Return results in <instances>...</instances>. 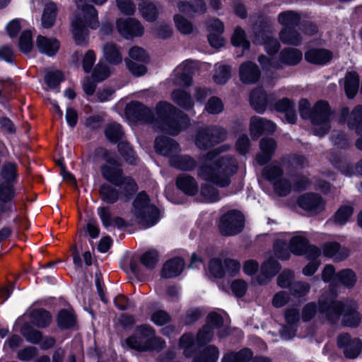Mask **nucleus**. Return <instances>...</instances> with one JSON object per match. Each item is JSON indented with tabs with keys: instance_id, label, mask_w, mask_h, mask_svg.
Returning a JSON list of instances; mask_svg holds the SVG:
<instances>
[{
	"instance_id": "nucleus-1",
	"label": "nucleus",
	"mask_w": 362,
	"mask_h": 362,
	"mask_svg": "<svg viewBox=\"0 0 362 362\" xmlns=\"http://www.w3.org/2000/svg\"><path fill=\"white\" fill-rule=\"evenodd\" d=\"M228 146H223L209 151L200 159L197 170L198 177L220 187L229 185L232 176L238 170L237 162L233 157H217L218 154L228 150Z\"/></svg>"
},
{
	"instance_id": "nucleus-2",
	"label": "nucleus",
	"mask_w": 362,
	"mask_h": 362,
	"mask_svg": "<svg viewBox=\"0 0 362 362\" xmlns=\"http://www.w3.org/2000/svg\"><path fill=\"white\" fill-rule=\"evenodd\" d=\"M356 301L346 300L344 303L335 300L332 291L323 294L319 299V313L322 318L335 322L341 315L345 326L356 327L361 322V315L357 312Z\"/></svg>"
},
{
	"instance_id": "nucleus-3",
	"label": "nucleus",
	"mask_w": 362,
	"mask_h": 362,
	"mask_svg": "<svg viewBox=\"0 0 362 362\" xmlns=\"http://www.w3.org/2000/svg\"><path fill=\"white\" fill-rule=\"evenodd\" d=\"M107 0H76L77 11L71 21L72 34L78 44L83 42L87 37L86 26L96 28L98 26L97 11L89 3L102 5Z\"/></svg>"
},
{
	"instance_id": "nucleus-4",
	"label": "nucleus",
	"mask_w": 362,
	"mask_h": 362,
	"mask_svg": "<svg viewBox=\"0 0 362 362\" xmlns=\"http://www.w3.org/2000/svg\"><path fill=\"white\" fill-rule=\"evenodd\" d=\"M299 112L303 118H311L312 131L315 135L322 136L329 129L331 112L327 102H317L311 112L309 102L302 99L299 102Z\"/></svg>"
},
{
	"instance_id": "nucleus-5",
	"label": "nucleus",
	"mask_w": 362,
	"mask_h": 362,
	"mask_svg": "<svg viewBox=\"0 0 362 362\" xmlns=\"http://www.w3.org/2000/svg\"><path fill=\"white\" fill-rule=\"evenodd\" d=\"M156 113L162 122L161 130L172 135L177 134L189 124V118L168 102L158 103Z\"/></svg>"
},
{
	"instance_id": "nucleus-6",
	"label": "nucleus",
	"mask_w": 362,
	"mask_h": 362,
	"mask_svg": "<svg viewBox=\"0 0 362 362\" xmlns=\"http://www.w3.org/2000/svg\"><path fill=\"white\" fill-rule=\"evenodd\" d=\"M127 344L138 351L162 349L165 341L155 334L154 329L148 325L137 326L135 333L126 340Z\"/></svg>"
},
{
	"instance_id": "nucleus-7",
	"label": "nucleus",
	"mask_w": 362,
	"mask_h": 362,
	"mask_svg": "<svg viewBox=\"0 0 362 362\" xmlns=\"http://www.w3.org/2000/svg\"><path fill=\"white\" fill-rule=\"evenodd\" d=\"M134 214L136 221L144 228L154 226L159 220L158 209L149 204L148 195L144 192L134 201Z\"/></svg>"
},
{
	"instance_id": "nucleus-8",
	"label": "nucleus",
	"mask_w": 362,
	"mask_h": 362,
	"mask_svg": "<svg viewBox=\"0 0 362 362\" xmlns=\"http://www.w3.org/2000/svg\"><path fill=\"white\" fill-rule=\"evenodd\" d=\"M107 164L101 167V173L105 179L109 182L119 185L124 184L128 193L136 189L134 181L130 177H123L122 172L117 161L110 153L105 155Z\"/></svg>"
},
{
	"instance_id": "nucleus-9",
	"label": "nucleus",
	"mask_w": 362,
	"mask_h": 362,
	"mask_svg": "<svg viewBox=\"0 0 362 362\" xmlns=\"http://www.w3.org/2000/svg\"><path fill=\"white\" fill-rule=\"evenodd\" d=\"M222 317L216 313H211L207 316L206 324L199 330L197 337L198 344L209 342L214 336V329H218L219 337H225L228 334L227 328H222Z\"/></svg>"
},
{
	"instance_id": "nucleus-10",
	"label": "nucleus",
	"mask_w": 362,
	"mask_h": 362,
	"mask_svg": "<svg viewBox=\"0 0 362 362\" xmlns=\"http://www.w3.org/2000/svg\"><path fill=\"white\" fill-rule=\"evenodd\" d=\"M226 137L225 129L210 127L201 129L197 134L195 144L199 149H207L223 141Z\"/></svg>"
},
{
	"instance_id": "nucleus-11",
	"label": "nucleus",
	"mask_w": 362,
	"mask_h": 362,
	"mask_svg": "<svg viewBox=\"0 0 362 362\" xmlns=\"http://www.w3.org/2000/svg\"><path fill=\"white\" fill-rule=\"evenodd\" d=\"M243 216L238 211L233 210L222 216L219 230L223 235H233L240 233L243 228Z\"/></svg>"
},
{
	"instance_id": "nucleus-12",
	"label": "nucleus",
	"mask_w": 362,
	"mask_h": 362,
	"mask_svg": "<svg viewBox=\"0 0 362 362\" xmlns=\"http://www.w3.org/2000/svg\"><path fill=\"white\" fill-rule=\"evenodd\" d=\"M266 178L273 183L276 193L281 196L286 195L291 189V185L284 178L281 177L282 170L276 164H271L266 167L263 172Z\"/></svg>"
},
{
	"instance_id": "nucleus-13",
	"label": "nucleus",
	"mask_w": 362,
	"mask_h": 362,
	"mask_svg": "<svg viewBox=\"0 0 362 362\" xmlns=\"http://www.w3.org/2000/svg\"><path fill=\"white\" fill-rule=\"evenodd\" d=\"M341 117L347 122L349 128L354 129L361 136L356 141V146L362 150V106H356L351 113L347 107L342 108Z\"/></svg>"
},
{
	"instance_id": "nucleus-14",
	"label": "nucleus",
	"mask_w": 362,
	"mask_h": 362,
	"mask_svg": "<svg viewBox=\"0 0 362 362\" xmlns=\"http://www.w3.org/2000/svg\"><path fill=\"white\" fill-rule=\"evenodd\" d=\"M290 250L297 255L305 253L308 259H315L320 255V250L314 245H308L307 239L301 234L291 238Z\"/></svg>"
},
{
	"instance_id": "nucleus-15",
	"label": "nucleus",
	"mask_w": 362,
	"mask_h": 362,
	"mask_svg": "<svg viewBox=\"0 0 362 362\" xmlns=\"http://www.w3.org/2000/svg\"><path fill=\"white\" fill-rule=\"evenodd\" d=\"M116 28L119 34L125 38L141 36L144 31L143 26L135 18H118Z\"/></svg>"
},
{
	"instance_id": "nucleus-16",
	"label": "nucleus",
	"mask_w": 362,
	"mask_h": 362,
	"mask_svg": "<svg viewBox=\"0 0 362 362\" xmlns=\"http://www.w3.org/2000/svg\"><path fill=\"white\" fill-rule=\"evenodd\" d=\"M337 345L348 358H356L361 350V341L356 338L352 339L348 334H342L338 337Z\"/></svg>"
},
{
	"instance_id": "nucleus-17",
	"label": "nucleus",
	"mask_w": 362,
	"mask_h": 362,
	"mask_svg": "<svg viewBox=\"0 0 362 362\" xmlns=\"http://www.w3.org/2000/svg\"><path fill=\"white\" fill-rule=\"evenodd\" d=\"M197 66V63L192 60H185L180 64L175 71V85L182 87H188L192 84L191 74Z\"/></svg>"
},
{
	"instance_id": "nucleus-18",
	"label": "nucleus",
	"mask_w": 362,
	"mask_h": 362,
	"mask_svg": "<svg viewBox=\"0 0 362 362\" xmlns=\"http://www.w3.org/2000/svg\"><path fill=\"white\" fill-rule=\"evenodd\" d=\"M126 114L137 120L151 123L153 115L150 109L139 102H131L126 107Z\"/></svg>"
},
{
	"instance_id": "nucleus-19",
	"label": "nucleus",
	"mask_w": 362,
	"mask_h": 362,
	"mask_svg": "<svg viewBox=\"0 0 362 362\" xmlns=\"http://www.w3.org/2000/svg\"><path fill=\"white\" fill-rule=\"evenodd\" d=\"M154 147L157 153L170 159L180 151L179 145L173 139L165 136L157 137Z\"/></svg>"
},
{
	"instance_id": "nucleus-20",
	"label": "nucleus",
	"mask_w": 362,
	"mask_h": 362,
	"mask_svg": "<svg viewBox=\"0 0 362 362\" xmlns=\"http://www.w3.org/2000/svg\"><path fill=\"white\" fill-rule=\"evenodd\" d=\"M239 76L243 83H255L260 78V71L255 63L246 62L240 66Z\"/></svg>"
},
{
	"instance_id": "nucleus-21",
	"label": "nucleus",
	"mask_w": 362,
	"mask_h": 362,
	"mask_svg": "<svg viewBox=\"0 0 362 362\" xmlns=\"http://www.w3.org/2000/svg\"><path fill=\"white\" fill-rule=\"evenodd\" d=\"M253 42L256 44H263L269 54H274L279 49L278 41L269 35V31L265 28L257 29Z\"/></svg>"
},
{
	"instance_id": "nucleus-22",
	"label": "nucleus",
	"mask_w": 362,
	"mask_h": 362,
	"mask_svg": "<svg viewBox=\"0 0 362 362\" xmlns=\"http://www.w3.org/2000/svg\"><path fill=\"white\" fill-rule=\"evenodd\" d=\"M298 205L304 210L311 213H317L325 206V202L320 197L314 194H307L301 196L298 201Z\"/></svg>"
},
{
	"instance_id": "nucleus-23",
	"label": "nucleus",
	"mask_w": 362,
	"mask_h": 362,
	"mask_svg": "<svg viewBox=\"0 0 362 362\" xmlns=\"http://www.w3.org/2000/svg\"><path fill=\"white\" fill-rule=\"evenodd\" d=\"M276 130V124L260 117H252L250 119V133L258 136L262 133H273Z\"/></svg>"
},
{
	"instance_id": "nucleus-24",
	"label": "nucleus",
	"mask_w": 362,
	"mask_h": 362,
	"mask_svg": "<svg viewBox=\"0 0 362 362\" xmlns=\"http://www.w3.org/2000/svg\"><path fill=\"white\" fill-rule=\"evenodd\" d=\"M36 46L40 52L52 57L58 52L60 45L55 38L39 35L36 40Z\"/></svg>"
},
{
	"instance_id": "nucleus-25",
	"label": "nucleus",
	"mask_w": 362,
	"mask_h": 362,
	"mask_svg": "<svg viewBox=\"0 0 362 362\" xmlns=\"http://www.w3.org/2000/svg\"><path fill=\"white\" fill-rule=\"evenodd\" d=\"M177 187L185 194L193 196L199 190L198 184L196 180L189 175H181L177 178Z\"/></svg>"
},
{
	"instance_id": "nucleus-26",
	"label": "nucleus",
	"mask_w": 362,
	"mask_h": 362,
	"mask_svg": "<svg viewBox=\"0 0 362 362\" xmlns=\"http://www.w3.org/2000/svg\"><path fill=\"white\" fill-rule=\"evenodd\" d=\"M185 267V262L182 259L176 257L167 261L162 271V276L165 278H173L180 275Z\"/></svg>"
},
{
	"instance_id": "nucleus-27",
	"label": "nucleus",
	"mask_w": 362,
	"mask_h": 362,
	"mask_svg": "<svg viewBox=\"0 0 362 362\" xmlns=\"http://www.w3.org/2000/svg\"><path fill=\"white\" fill-rule=\"evenodd\" d=\"M250 100L252 107L259 113H263L266 110L269 102L266 93L261 88L251 92Z\"/></svg>"
},
{
	"instance_id": "nucleus-28",
	"label": "nucleus",
	"mask_w": 362,
	"mask_h": 362,
	"mask_svg": "<svg viewBox=\"0 0 362 362\" xmlns=\"http://www.w3.org/2000/svg\"><path fill=\"white\" fill-rule=\"evenodd\" d=\"M305 59L315 64H325L332 58V53L325 49H313L305 54Z\"/></svg>"
},
{
	"instance_id": "nucleus-29",
	"label": "nucleus",
	"mask_w": 362,
	"mask_h": 362,
	"mask_svg": "<svg viewBox=\"0 0 362 362\" xmlns=\"http://www.w3.org/2000/svg\"><path fill=\"white\" fill-rule=\"evenodd\" d=\"M323 254L334 260L341 261L349 256V251L345 247H341L337 243H329L325 244Z\"/></svg>"
},
{
	"instance_id": "nucleus-30",
	"label": "nucleus",
	"mask_w": 362,
	"mask_h": 362,
	"mask_svg": "<svg viewBox=\"0 0 362 362\" xmlns=\"http://www.w3.org/2000/svg\"><path fill=\"white\" fill-rule=\"evenodd\" d=\"M276 148V142L273 139H262L260 141L261 153L256 157L259 165L266 163L273 155Z\"/></svg>"
},
{
	"instance_id": "nucleus-31",
	"label": "nucleus",
	"mask_w": 362,
	"mask_h": 362,
	"mask_svg": "<svg viewBox=\"0 0 362 362\" xmlns=\"http://www.w3.org/2000/svg\"><path fill=\"white\" fill-rule=\"evenodd\" d=\"M170 165L185 171H191L194 170L197 165V163L194 158L188 156L175 154L170 159Z\"/></svg>"
},
{
	"instance_id": "nucleus-32",
	"label": "nucleus",
	"mask_w": 362,
	"mask_h": 362,
	"mask_svg": "<svg viewBox=\"0 0 362 362\" xmlns=\"http://www.w3.org/2000/svg\"><path fill=\"white\" fill-rule=\"evenodd\" d=\"M274 109L285 114V117L288 123H294L296 120V115L294 111V105L288 98H284L276 103Z\"/></svg>"
},
{
	"instance_id": "nucleus-33",
	"label": "nucleus",
	"mask_w": 362,
	"mask_h": 362,
	"mask_svg": "<svg viewBox=\"0 0 362 362\" xmlns=\"http://www.w3.org/2000/svg\"><path fill=\"white\" fill-rule=\"evenodd\" d=\"M103 57L109 63L119 64L122 62V56L119 48L114 43H106L103 47Z\"/></svg>"
},
{
	"instance_id": "nucleus-34",
	"label": "nucleus",
	"mask_w": 362,
	"mask_h": 362,
	"mask_svg": "<svg viewBox=\"0 0 362 362\" xmlns=\"http://www.w3.org/2000/svg\"><path fill=\"white\" fill-rule=\"evenodd\" d=\"M171 99L177 105L183 109L191 110L194 106V102L191 95L185 90H175L171 93Z\"/></svg>"
},
{
	"instance_id": "nucleus-35",
	"label": "nucleus",
	"mask_w": 362,
	"mask_h": 362,
	"mask_svg": "<svg viewBox=\"0 0 362 362\" xmlns=\"http://www.w3.org/2000/svg\"><path fill=\"white\" fill-rule=\"evenodd\" d=\"M359 78L355 72H349L344 78V90L349 98H353L358 90Z\"/></svg>"
},
{
	"instance_id": "nucleus-36",
	"label": "nucleus",
	"mask_w": 362,
	"mask_h": 362,
	"mask_svg": "<svg viewBox=\"0 0 362 362\" xmlns=\"http://www.w3.org/2000/svg\"><path fill=\"white\" fill-rule=\"evenodd\" d=\"M300 19V15L293 11L281 12L278 17L279 23L286 29L292 28L298 25Z\"/></svg>"
},
{
	"instance_id": "nucleus-37",
	"label": "nucleus",
	"mask_w": 362,
	"mask_h": 362,
	"mask_svg": "<svg viewBox=\"0 0 362 362\" xmlns=\"http://www.w3.org/2000/svg\"><path fill=\"white\" fill-rule=\"evenodd\" d=\"M279 37L282 42L293 45H299L303 40V36L296 30L292 28L282 29L280 32Z\"/></svg>"
},
{
	"instance_id": "nucleus-38",
	"label": "nucleus",
	"mask_w": 362,
	"mask_h": 362,
	"mask_svg": "<svg viewBox=\"0 0 362 362\" xmlns=\"http://www.w3.org/2000/svg\"><path fill=\"white\" fill-rule=\"evenodd\" d=\"M280 269V265L270 255L268 256L261 267V274L265 279L274 276Z\"/></svg>"
},
{
	"instance_id": "nucleus-39",
	"label": "nucleus",
	"mask_w": 362,
	"mask_h": 362,
	"mask_svg": "<svg viewBox=\"0 0 362 362\" xmlns=\"http://www.w3.org/2000/svg\"><path fill=\"white\" fill-rule=\"evenodd\" d=\"M57 6L53 3L48 4L43 11L42 16V25L43 28H51L55 21L57 16Z\"/></svg>"
},
{
	"instance_id": "nucleus-40",
	"label": "nucleus",
	"mask_w": 362,
	"mask_h": 362,
	"mask_svg": "<svg viewBox=\"0 0 362 362\" xmlns=\"http://www.w3.org/2000/svg\"><path fill=\"white\" fill-rule=\"evenodd\" d=\"M218 356V349L214 346H209L195 357L194 362H216Z\"/></svg>"
},
{
	"instance_id": "nucleus-41",
	"label": "nucleus",
	"mask_w": 362,
	"mask_h": 362,
	"mask_svg": "<svg viewBox=\"0 0 362 362\" xmlns=\"http://www.w3.org/2000/svg\"><path fill=\"white\" fill-rule=\"evenodd\" d=\"M173 21L176 28L184 35L191 34L194 31V25L188 19L181 14H175Z\"/></svg>"
},
{
	"instance_id": "nucleus-42",
	"label": "nucleus",
	"mask_w": 362,
	"mask_h": 362,
	"mask_svg": "<svg viewBox=\"0 0 362 362\" xmlns=\"http://www.w3.org/2000/svg\"><path fill=\"white\" fill-rule=\"evenodd\" d=\"M302 53L297 49H286L281 54L282 63L288 65H295L302 59Z\"/></svg>"
},
{
	"instance_id": "nucleus-43",
	"label": "nucleus",
	"mask_w": 362,
	"mask_h": 362,
	"mask_svg": "<svg viewBox=\"0 0 362 362\" xmlns=\"http://www.w3.org/2000/svg\"><path fill=\"white\" fill-rule=\"evenodd\" d=\"M30 319L33 324L40 327L48 325L51 322L49 313L44 310H33L30 314Z\"/></svg>"
},
{
	"instance_id": "nucleus-44",
	"label": "nucleus",
	"mask_w": 362,
	"mask_h": 362,
	"mask_svg": "<svg viewBox=\"0 0 362 362\" xmlns=\"http://www.w3.org/2000/svg\"><path fill=\"white\" fill-rule=\"evenodd\" d=\"M252 356L250 350L243 349L239 352L226 354L222 359V362H248Z\"/></svg>"
},
{
	"instance_id": "nucleus-45",
	"label": "nucleus",
	"mask_w": 362,
	"mask_h": 362,
	"mask_svg": "<svg viewBox=\"0 0 362 362\" xmlns=\"http://www.w3.org/2000/svg\"><path fill=\"white\" fill-rule=\"evenodd\" d=\"M231 42L235 47H242L244 49H248L250 42L246 39L245 31L240 27L235 28L231 37Z\"/></svg>"
},
{
	"instance_id": "nucleus-46",
	"label": "nucleus",
	"mask_w": 362,
	"mask_h": 362,
	"mask_svg": "<svg viewBox=\"0 0 362 362\" xmlns=\"http://www.w3.org/2000/svg\"><path fill=\"white\" fill-rule=\"evenodd\" d=\"M230 77V67L225 64H217L214 80L218 84H224Z\"/></svg>"
},
{
	"instance_id": "nucleus-47",
	"label": "nucleus",
	"mask_w": 362,
	"mask_h": 362,
	"mask_svg": "<svg viewBox=\"0 0 362 362\" xmlns=\"http://www.w3.org/2000/svg\"><path fill=\"white\" fill-rule=\"evenodd\" d=\"M353 208L349 205L341 206L334 216V221L338 225L345 224L353 214Z\"/></svg>"
},
{
	"instance_id": "nucleus-48",
	"label": "nucleus",
	"mask_w": 362,
	"mask_h": 362,
	"mask_svg": "<svg viewBox=\"0 0 362 362\" xmlns=\"http://www.w3.org/2000/svg\"><path fill=\"white\" fill-rule=\"evenodd\" d=\"M142 16L148 21H153L158 16V11L154 4L150 2H143L139 5Z\"/></svg>"
},
{
	"instance_id": "nucleus-49",
	"label": "nucleus",
	"mask_w": 362,
	"mask_h": 362,
	"mask_svg": "<svg viewBox=\"0 0 362 362\" xmlns=\"http://www.w3.org/2000/svg\"><path fill=\"white\" fill-rule=\"evenodd\" d=\"M100 192L101 199L108 204H113L119 199L117 191L111 186L107 185H103L100 187Z\"/></svg>"
},
{
	"instance_id": "nucleus-50",
	"label": "nucleus",
	"mask_w": 362,
	"mask_h": 362,
	"mask_svg": "<svg viewBox=\"0 0 362 362\" xmlns=\"http://www.w3.org/2000/svg\"><path fill=\"white\" fill-rule=\"evenodd\" d=\"M209 272L215 278H221L226 274L224 263L218 258L212 259L209 264Z\"/></svg>"
},
{
	"instance_id": "nucleus-51",
	"label": "nucleus",
	"mask_w": 362,
	"mask_h": 362,
	"mask_svg": "<svg viewBox=\"0 0 362 362\" xmlns=\"http://www.w3.org/2000/svg\"><path fill=\"white\" fill-rule=\"evenodd\" d=\"M337 281L346 287L353 286L356 281V275L353 271L350 269L343 270L337 274Z\"/></svg>"
},
{
	"instance_id": "nucleus-52",
	"label": "nucleus",
	"mask_w": 362,
	"mask_h": 362,
	"mask_svg": "<svg viewBox=\"0 0 362 362\" xmlns=\"http://www.w3.org/2000/svg\"><path fill=\"white\" fill-rule=\"evenodd\" d=\"M111 71L108 66L99 62L93 70L92 76L95 81L100 82L109 77Z\"/></svg>"
},
{
	"instance_id": "nucleus-53",
	"label": "nucleus",
	"mask_w": 362,
	"mask_h": 362,
	"mask_svg": "<svg viewBox=\"0 0 362 362\" xmlns=\"http://www.w3.org/2000/svg\"><path fill=\"white\" fill-rule=\"evenodd\" d=\"M122 134L121 126L117 123H110L106 127L105 135L112 142H117L120 139Z\"/></svg>"
},
{
	"instance_id": "nucleus-54",
	"label": "nucleus",
	"mask_w": 362,
	"mask_h": 362,
	"mask_svg": "<svg viewBox=\"0 0 362 362\" xmlns=\"http://www.w3.org/2000/svg\"><path fill=\"white\" fill-rule=\"evenodd\" d=\"M1 176L4 182L13 184L17 176L16 165L12 163L4 164L1 170Z\"/></svg>"
},
{
	"instance_id": "nucleus-55",
	"label": "nucleus",
	"mask_w": 362,
	"mask_h": 362,
	"mask_svg": "<svg viewBox=\"0 0 362 362\" xmlns=\"http://www.w3.org/2000/svg\"><path fill=\"white\" fill-rule=\"evenodd\" d=\"M201 194L206 202H214L219 199L218 190L209 185H202Z\"/></svg>"
},
{
	"instance_id": "nucleus-56",
	"label": "nucleus",
	"mask_w": 362,
	"mask_h": 362,
	"mask_svg": "<svg viewBox=\"0 0 362 362\" xmlns=\"http://www.w3.org/2000/svg\"><path fill=\"white\" fill-rule=\"evenodd\" d=\"M288 238H280L276 240L274 246V250L276 257L281 259H287L289 256V252L287 250L286 242Z\"/></svg>"
},
{
	"instance_id": "nucleus-57",
	"label": "nucleus",
	"mask_w": 362,
	"mask_h": 362,
	"mask_svg": "<svg viewBox=\"0 0 362 362\" xmlns=\"http://www.w3.org/2000/svg\"><path fill=\"white\" fill-rule=\"evenodd\" d=\"M58 325L64 328L72 327L75 322V318L72 313L67 310H62L57 318Z\"/></svg>"
},
{
	"instance_id": "nucleus-58",
	"label": "nucleus",
	"mask_w": 362,
	"mask_h": 362,
	"mask_svg": "<svg viewBox=\"0 0 362 362\" xmlns=\"http://www.w3.org/2000/svg\"><path fill=\"white\" fill-rule=\"evenodd\" d=\"M205 110L209 114H218L223 111V104L218 98L212 97L206 103Z\"/></svg>"
},
{
	"instance_id": "nucleus-59",
	"label": "nucleus",
	"mask_w": 362,
	"mask_h": 362,
	"mask_svg": "<svg viewBox=\"0 0 362 362\" xmlns=\"http://www.w3.org/2000/svg\"><path fill=\"white\" fill-rule=\"evenodd\" d=\"M33 47L32 34L29 30L22 33L20 37L19 47L23 52H30Z\"/></svg>"
},
{
	"instance_id": "nucleus-60",
	"label": "nucleus",
	"mask_w": 362,
	"mask_h": 362,
	"mask_svg": "<svg viewBox=\"0 0 362 362\" xmlns=\"http://www.w3.org/2000/svg\"><path fill=\"white\" fill-rule=\"evenodd\" d=\"M15 195L12 183L4 182L0 185V200L3 202H10Z\"/></svg>"
},
{
	"instance_id": "nucleus-61",
	"label": "nucleus",
	"mask_w": 362,
	"mask_h": 362,
	"mask_svg": "<svg viewBox=\"0 0 362 362\" xmlns=\"http://www.w3.org/2000/svg\"><path fill=\"white\" fill-rule=\"evenodd\" d=\"M133 62H145L148 59V55L146 51L139 47H133L129 51V58Z\"/></svg>"
},
{
	"instance_id": "nucleus-62",
	"label": "nucleus",
	"mask_w": 362,
	"mask_h": 362,
	"mask_svg": "<svg viewBox=\"0 0 362 362\" xmlns=\"http://www.w3.org/2000/svg\"><path fill=\"white\" fill-rule=\"evenodd\" d=\"M194 341L189 334H183L180 341V346L184 349V354L187 357L192 354Z\"/></svg>"
},
{
	"instance_id": "nucleus-63",
	"label": "nucleus",
	"mask_w": 362,
	"mask_h": 362,
	"mask_svg": "<svg viewBox=\"0 0 362 362\" xmlns=\"http://www.w3.org/2000/svg\"><path fill=\"white\" fill-rule=\"evenodd\" d=\"M158 255L156 250H148L141 257V263L148 268H153L157 264Z\"/></svg>"
},
{
	"instance_id": "nucleus-64",
	"label": "nucleus",
	"mask_w": 362,
	"mask_h": 362,
	"mask_svg": "<svg viewBox=\"0 0 362 362\" xmlns=\"http://www.w3.org/2000/svg\"><path fill=\"white\" fill-rule=\"evenodd\" d=\"M116 6L121 13L124 15H133L136 11V6L132 0H115Z\"/></svg>"
}]
</instances>
